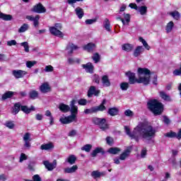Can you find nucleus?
<instances>
[{
  "label": "nucleus",
  "instance_id": "f257e3e1",
  "mask_svg": "<svg viewBox=\"0 0 181 181\" xmlns=\"http://www.w3.org/2000/svg\"><path fill=\"white\" fill-rule=\"evenodd\" d=\"M124 131L132 139H135L136 142L143 138V139H152L156 134V130L153 127L148 124L146 122H139L131 133L129 127L125 126Z\"/></svg>",
  "mask_w": 181,
  "mask_h": 181
},
{
  "label": "nucleus",
  "instance_id": "f03ea898",
  "mask_svg": "<svg viewBox=\"0 0 181 181\" xmlns=\"http://www.w3.org/2000/svg\"><path fill=\"white\" fill-rule=\"evenodd\" d=\"M126 76H127L129 78L130 84H135V83H139V84L143 83L145 86H148L151 80V71L146 68H139L138 79L135 78V73L134 72L128 71L126 73Z\"/></svg>",
  "mask_w": 181,
  "mask_h": 181
},
{
  "label": "nucleus",
  "instance_id": "7ed1b4c3",
  "mask_svg": "<svg viewBox=\"0 0 181 181\" xmlns=\"http://www.w3.org/2000/svg\"><path fill=\"white\" fill-rule=\"evenodd\" d=\"M71 107V115L66 117L62 116L59 119V122L62 124H71V122H77V114H78V107L76 106V100H72L70 103Z\"/></svg>",
  "mask_w": 181,
  "mask_h": 181
},
{
  "label": "nucleus",
  "instance_id": "20e7f679",
  "mask_svg": "<svg viewBox=\"0 0 181 181\" xmlns=\"http://www.w3.org/2000/svg\"><path fill=\"white\" fill-rule=\"evenodd\" d=\"M147 105L148 108L151 112L154 113L155 115H159L163 112V104L157 100L148 101Z\"/></svg>",
  "mask_w": 181,
  "mask_h": 181
},
{
  "label": "nucleus",
  "instance_id": "39448f33",
  "mask_svg": "<svg viewBox=\"0 0 181 181\" xmlns=\"http://www.w3.org/2000/svg\"><path fill=\"white\" fill-rule=\"evenodd\" d=\"M104 104H105V100H103L102 103L99 106H93L89 109H86L84 110V113L86 115L88 114H95V112H98V111H105L107 108L104 106Z\"/></svg>",
  "mask_w": 181,
  "mask_h": 181
},
{
  "label": "nucleus",
  "instance_id": "423d86ee",
  "mask_svg": "<svg viewBox=\"0 0 181 181\" xmlns=\"http://www.w3.org/2000/svg\"><path fill=\"white\" fill-rule=\"evenodd\" d=\"M62 24L61 23H56L54 26L49 27V32L54 36H57V37H63L64 34L60 30H62Z\"/></svg>",
  "mask_w": 181,
  "mask_h": 181
},
{
  "label": "nucleus",
  "instance_id": "0eeeda50",
  "mask_svg": "<svg viewBox=\"0 0 181 181\" xmlns=\"http://www.w3.org/2000/svg\"><path fill=\"white\" fill-rule=\"evenodd\" d=\"M93 122L95 123V125H98L102 131H106V129H108L107 119H105V118L94 117L93 119Z\"/></svg>",
  "mask_w": 181,
  "mask_h": 181
},
{
  "label": "nucleus",
  "instance_id": "6e6552de",
  "mask_svg": "<svg viewBox=\"0 0 181 181\" xmlns=\"http://www.w3.org/2000/svg\"><path fill=\"white\" fill-rule=\"evenodd\" d=\"M28 72L21 69H14L12 71V75L15 78H23Z\"/></svg>",
  "mask_w": 181,
  "mask_h": 181
},
{
  "label": "nucleus",
  "instance_id": "1a4fd4ad",
  "mask_svg": "<svg viewBox=\"0 0 181 181\" xmlns=\"http://www.w3.org/2000/svg\"><path fill=\"white\" fill-rule=\"evenodd\" d=\"M32 134L29 132H26L23 136V141H24L25 148H30V141H32Z\"/></svg>",
  "mask_w": 181,
  "mask_h": 181
},
{
  "label": "nucleus",
  "instance_id": "9d476101",
  "mask_svg": "<svg viewBox=\"0 0 181 181\" xmlns=\"http://www.w3.org/2000/svg\"><path fill=\"white\" fill-rule=\"evenodd\" d=\"M40 91L42 94H47V93L52 91V87H50V84L48 82H45L40 86Z\"/></svg>",
  "mask_w": 181,
  "mask_h": 181
},
{
  "label": "nucleus",
  "instance_id": "9b49d317",
  "mask_svg": "<svg viewBox=\"0 0 181 181\" xmlns=\"http://www.w3.org/2000/svg\"><path fill=\"white\" fill-rule=\"evenodd\" d=\"M43 165L47 170L52 171L53 169H56V166H57V161L54 160L52 163H50L47 160H45L43 161Z\"/></svg>",
  "mask_w": 181,
  "mask_h": 181
},
{
  "label": "nucleus",
  "instance_id": "f8f14e48",
  "mask_svg": "<svg viewBox=\"0 0 181 181\" xmlns=\"http://www.w3.org/2000/svg\"><path fill=\"white\" fill-rule=\"evenodd\" d=\"M124 18L122 17H117V19L121 21L124 25H129V22H131V16L129 13H124L123 14Z\"/></svg>",
  "mask_w": 181,
  "mask_h": 181
},
{
  "label": "nucleus",
  "instance_id": "ddd939ff",
  "mask_svg": "<svg viewBox=\"0 0 181 181\" xmlns=\"http://www.w3.org/2000/svg\"><path fill=\"white\" fill-rule=\"evenodd\" d=\"M131 152H132V146H128L124 152L120 155L119 159L120 160H125L127 158L131 155Z\"/></svg>",
  "mask_w": 181,
  "mask_h": 181
},
{
  "label": "nucleus",
  "instance_id": "4468645a",
  "mask_svg": "<svg viewBox=\"0 0 181 181\" xmlns=\"http://www.w3.org/2000/svg\"><path fill=\"white\" fill-rule=\"evenodd\" d=\"M81 67L85 69L86 73H90V74L94 73V65H93L91 62H88L86 64H82Z\"/></svg>",
  "mask_w": 181,
  "mask_h": 181
},
{
  "label": "nucleus",
  "instance_id": "2eb2a0df",
  "mask_svg": "<svg viewBox=\"0 0 181 181\" xmlns=\"http://www.w3.org/2000/svg\"><path fill=\"white\" fill-rule=\"evenodd\" d=\"M100 90L97 89L95 86H90L88 91V97L91 98L93 95L98 96Z\"/></svg>",
  "mask_w": 181,
  "mask_h": 181
},
{
  "label": "nucleus",
  "instance_id": "dca6fc26",
  "mask_svg": "<svg viewBox=\"0 0 181 181\" xmlns=\"http://www.w3.org/2000/svg\"><path fill=\"white\" fill-rule=\"evenodd\" d=\"M33 11L36 12V13H45V12H46V8L42 4H38L33 7Z\"/></svg>",
  "mask_w": 181,
  "mask_h": 181
},
{
  "label": "nucleus",
  "instance_id": "f3484780",
  "mask_svg": "<svg viewBox=\"0 0 181 181\" xmlns=\"http://www.w3.org/2000/svg\"><path fill=\"white\" fill-rule=\"evenodd\" d=\"M77 49H78V47H77V45L69 42L67 46H66V52L67 53V54H72L73 52H74V50H77Z\"/></svg>",
  "mask_w": 181,
  "mask_h": 181
},
{
  "label": "nucleus",
  "instance_id": "a211bd4d",
  "mask_svg": "<svg viewBox=\"0 0 181 181\" xmlns=\"http://www.w3.org/2000/svg\"><path fill=\"white\" fill-rule=\"evenodd\" d=\"M144 52H145V48L141 45H139L134 49L133 56L134 57H139V56H141Z\"/></svg>",
  "mask_w": 181,
  "mask_h": 181
},
{
  "label": "nucleus",
  "instance_id": "6ab92c4d",
  "mask_svg": "<svg viewBox=\"0 0 181 181\" xmlns=\"http://www.w3.org/2000/svg\"><path fill=\"white\" fill-rule=\"evenodd\" d=\"M101 81L103 87H110L111 86V81L107 75L102 76Z\"/></svg>",
  "mask_w": 181,
  "mask_h": 181
},
{
  "label": "nucleus",
  "instance_id": "aec40b11",
  "mask_svg": "<svg viewBox=\"0 0 181 181\" xmlns=\"http://www.w3.org/2000/svg\"><path fill=\"white\" fill-rule=\"evenodd\" d=\"M122 49L124 50V52H132V50H134V45L129 43L123 44L122 45Z\"/></svg>",
  "mask_w": 181,
  "mask_h": 181
},
{
  "label": "nucleus",
  "instance_id": "412c9836",
  "mask_svg": "<svg viewBox=\"0 0 181 181\" xmlns=\"http://www.w3.org/2000/svg\"><path fill=\"white\" fill-rule=\"evenodd\" d=\"M54 148V146L53 145V143L42 144L40 146V149H42V151H50V149H53Z\"/></svg>",
  "mask_w": 181,
  "mask_h": 181
},
{
  "label": "nucleus",
  "instance_id": "4be33fe9",
  "mask_svg": "<svg viewBox=\"0 0 181 181\" xmlns=\"http://www.w3.org/2000/svg\"><path fill=\"white\" fill-rule=\"evenodd\" d=\"M103 28H105V30L107 32H111V23L108 18H105L103 21Z\"/></svg>",
  "mask_w": 181,
  "mask_h": 181
},
{
  "label": "nucleus",
  "instance_id": "5701e85b",
  "mask_svg": "<svg viewBox=\"0 0 181 181\" xmlns=\"http://www.w3.org/2000/svg\"><path fill=\"white\" fill-rule=\"evenodd\" d=\"M77 169H78V167L77 165H74L71 168H66L64 170V173H74Z\"/></svg>",
  "mask_w": 181,
  "mask_h": 181
},
{
  "label": "nucleus",
  "instance_id": "b1692460",
  "mask_svg": "<svg viewBox=\"0 0 181 181\" xmlns=\"http://www.w3.org/2000/svg\"><path fill=\"white\" fill-rule=\"evenodd\" d=\"M98 153H103L104 154V149L101 147H98L95 149H94L91 153V156L93 158H95L97 156Z\"/></svg>",
  "mask_w": 181,
  "mask_h": 181
},
{
  "label": "nucleus",
  "instance_id": "393cba45",
  "mask_svg": "<svg viewBox=\"0 0 181 181\" xmlns=\"http://www.w3.org/2000/svg\"><path fill=\"white\" fill-rule=\"evenodd\" d=\"M59 108L62 112H69V111H70V106L64 103H60Z\"/></svg>",
  "mask_w": 181,
  "mask_h": 181
},
{
  "label": "nucleus",
  "instance_id": "a878e982",
  "mask_svg": "<svg viewBox=\"0 0 181 181\" xmlns=\"http://www.w3.org/2000/svg\"><path fill=\"white\" fill-rule=\"evenodd\" d=\"M76 160H77V158L74 155H70L65 160L70 165H74L76 163Z\"/></svg>",
  "mask_w": 181,
  "mask_h": 181
},
{
  "label": "nucleus",
  "instance_id": "bb28decb",
  "mask_svg": "<svg viewBox=\"0 0 181 181\" xmlns=\"http://www.w3.org/2000/svg\"><path fill=\"white\" fill-rule=\"evenodd\" d=\"M168 15H170V16H172V18H173V19H175V21H179V19H180V13H178L177 11L169 12Z\"/></svg>",
  "mask_w": 181,
  "mask_h": 181
},
{
  "label": "nucleus",
  "instance_id": "cd10ccee",
  "mask_svg": "<svg viewBox=\"0 0 181 181\" xmlns=\"http://www.w3.org/2000/svg\"><path fill=\"white\" fill-rule=\"evenodd\" d=\"M75 12L76 16H78V19H81L83 16H84V10L80 7H77L75 9Z\"/></svg>",
  "mask_w": 181,
  "mask_h": 181
},
{
  "label": "nucleus",
  "instance_id": "c85d7f7f",
  "mask_svg": "<svg viewBox=\"0 0 181 181\" xmlns=\"http://www.w3.org/2000/svg\"><path fill=\"white\" fill-rule=\"evenodd\" d=\"M159 94H160V97L163 100H164V101H172V100L170 99V96H169V95L166 94V93H165V91H160Z\"/></svg>",
  "mask_w": 181,
  "mask_h": 181
},
{
  "label": "nucleus",
  "instance_id": "c756f323",
  "mask_svg": "<svg viewBox=\"0 0 181 181\" xmlns=\"http://www.w3.org/2000/svg\"><path fill=\"white\" fill-rule=\"evenodd\" d=\"M0 19L3 21H12V16L10 14H5L0 11Z\"/></svg>",
  "mask_w": 181,
  "mask_h": 181
},
{
  "label": "nucleus",
  "instance_id": "7c9ffc66",
  "mask_svg": "<svg viewBox=\"0 0 181 181\" xmlns=\"http://www.w3.org/2000/svg\"><path fill=\"white\" fill-rule=\"evenodd\" d=\"M21 103H16L14 105V107H13V110H12V114H13V115H16V114H18V112H19V111H21Z\"/></svg>",
  "mask_w": 181,
  "mask_h": 181
},
{
  "label": "nucleus",
  "instance_id": "2f4dec72",
  "mask_svg": "<svg viewBox=\"0 0 181 181\" xmlns=\"http://www.w3.org/2000/svg\"><path fill=\"white\" fill-rule=\"evenodd\" d=\"M137 11L141 15H146V13L148 12V7H146V6H141L137 7Z\"/></svg>",
  "mask_w": 181,
  "mask_h": 181
},
{
  "label": "nucleus",
  "instance_id": "473e14b6",
  "mask_svg": "<svg viewBox=\"0 0 181 181\" xmlns=\"http://www.w3.org/2000/svg\"><path fill=\"white\" fill-rule=\"evenodd\" d=\"M21 111L25 114H30L31 111H35V107L31 106V108H28V106H21Z\"/></svg>",
  "mask_w": 181,
  "mask_h": 181
},
{
  "label": "nucleus",
  "instance_id": "72a5a7b5",
  "mask_svg": "<svg viewBox=\"0 0 181 181\" xmlns=\"http://www.w3.org/2000/svg\"><path fill=\"white\" fill-rule=\"evenodd\" d=\"M107 152L112 155H117L118 152H121V149L118 147H111L108 149Z\"/></svg>",
  "mask_w": 181,
  "mask_h": 181
},
{
  "label": "nucleus",
  "instance_id": "f704fd0d",
  "mask_svg": "<svg viewBox=\"0 0 181 181\" xmlns=\"http://www.w3.org/2000/svg\"><path fill=\"white\" fill-rule=\"evenodd\" d=\"M104 173H100L99 171L95 170L91 173V176L93 179H97L98 177H101V176H104Z\"/></svg>",
  "mask_w": 181,
  "mask_h": 181
},
{
  "label": "nucleus",
  "instance_id": "c9c22d12",
  "mask_svg": "<svg viewBox=\"0 0 181 181\" xmlns=\"http://www.w3.org/2000/svg\"><path fill=\"white\" fill-rule=\"evenodd\" d=\"M95 49V44L88 43L84 47V49L87 50V52H93Z\"/></svg>",
  "mask_w": 181,
  "mask_h": 181
},
{
  "label": "nucleus",
  "instance_id": "e433bc0d",
  "mask_svg": "<svg viewBox=\"0 0 181 181\" xmlns=\"http://www.w3.org/2000/svg\"><path fill=\"white\" fill-rule=\"evenodd\" d=\"M175 26V23H173V21H170L165 28V30L167 32V33H170V32H172L173 27Z\"/></svg>",
  "mask_w": 181,
  "mask_h": 181
},
{
  "label": "nucleus",
  "instance_id": "4c0bfd02",
  "mask_svg": "<svg viewBox=\"0 0 181 181\" xmlns=\"http://www.w3.org/2000/svg\"><path fill=\"white\" fill-rule=\"evenodd\" d=\"M139 40L142 43L143 46L145 47V49H146V50H151V47L149 45H148L146 40H144L142 37H139Z\"/></svg>",
  "mask_w": 181,
  "mask_h": 181
},
{
  "label": "nucleus",
  "instance_id": "58836bf2",
  "mask_svg": "<svg viewBox=\"0 0 181 181\" xmlns=\"http://www.w3.org/2000/svg\"><path fill=\"white\" fill-rule=\"evenodd\" d=\"M139 40L142 43L143 46L145 47V49H146V50H151V47L149 45H148L146 40H144L142 37H139Z\"/></svg>",
  "mask_w": 181,
  "mask_h": 181
},
{
  "label": "nucleus",
  "instance_id": "ea45409f",
  "mask_svg": "<svg viewBox=\"0 0 181 181\" xmlns=\"http://www.w3.org/2000/svg\"><path fill=\"white\" fill-rule=\"evenodd\" d=\"M12 95H13V92L8 91L2 95V100H8V98H11Z\"/></svg>",
  "mask_w": 181,
  "mask_h": 181
},
{
  "label": "nucleus",
  "instance_id": "a19ab883",
  "mask_svg": "<svg viewBox=\"0 0 181 181\" xmlns=\"http://www.w3.org/2000/svg\"><path fill=\"white\" fill-rule=\"evenodd\" d=\"M30 98H32V100H36L37 98V95H39V93L36 90H31L29 93Z\"/></svg>",
  "mask_w": 181,
  "mask_h": 181
},
{
  "label": "nucleus",
  "instance_id": "79ce46f5",
  "mask_svg": "<svg viewBox=\"0 0 181 181\" xmlns=\"http://www.w3.org/2000/svg\"><path fill=\"white\" fill-rule=\"evenodd\" d=\"M29 29V25L24 23L19 29H18V33H23L24 32H26Z\"/></svg>",
  "mask_w": 181,
  "mask_h": 181
},
{
  "label": "nucleus",
  "instance_id": "37998d69",
  "mask_svg": "<svg viewBox=\"0 0 181 181\" xmlns=\"http://www.w3.org/2000/svg\"><path fill=\"white\" fill-rule=\"evenodd\" d=\"M108 114L112 117H115V115H117V114H118V109H117L116 107L110 108L108 110Z\"/></svg>",
  "mask_w": 181,
  "mask_h": 181
},
{
  "label": "nucleus",
  "instance_id": "c03bdc74",
  "mask_svg": "<svg viewBox=\"0 0 181 181\" xmlns=\"http://www.w3.org/2000/svg\"><path fill=\"white\" fill-rule=\"evenodd\" d=\"M129 88V83L127 82H122L120 83V88L122 90V91H127L128 88Z\"/></svg>",
  "mask_w": 181,
  "mask_h": 181
},
{
  "label": "nucleus",
  "instance_id": "a18cd8bd",
  "mask_svg": "<svg viewBox=\"0 0 181 181\" xmlns=\"http://www.w3.org/2000/svg\"><path fill=\"white\" fill-rule=\"evenodd\" d=\"M37 62L36 61H27L25 62V66L28 69H32L35 64H37Z\"/></svg>",
  "mask_w": 181,
  "mask_h": 181
},
{
  "label": "nucleus",
  "instance_id": "49530a36",
  "mask_svg": "<svg viewBox=\"0 0 181 181\" xmlns=\"http://www.w3.org/2000/svg\"><path fill=\"white\" fill-rule=\"evenodd\" d=\"M20 45L24 48L25 53H29V43L28 42H21Z\"/></svg>",
  "mask_w": 181,
  "mask_h": 181
},
{
  "label": "nucleus",
  "instance_id": "de8ad7c7",
  "mask_svg": "<svg viewBox=\"0 0 181 181\" xmlns=\"http://www.w3.org/2000/svg\"><path fill=\"white\" fill-rule=\"evenodd\" d=\"M93 148V145L91 144H86L83 147H81V151H85V152H90Z\"/></svg>",
  "mask_w": 181,
  "mask_h": 181
},
{
  "label": "nucleus",
  "instance_id": "09e8293b",
  "mask_svg": "<svg viewBox=\"0 0 181 181\" xmlns=\"http://www.w3.org/2000/svg\"><path fill=\"white\" fill-rule=\"evenodd\" d=\"M54 68H53V66L52 65L45 66V68L44 69L45 73H52V71H54Z\"/></svg>",
  "mask_w": 181,
  "mask_h": 181
},
{
  "label": "nucleus",
  "instance_id": "8fccbe9b",
  "mask_svg": "<svg viewBox=\"0 0 181 181\" xmlns=\"http://www.w3.org/2000/svg\"><path fill=\"white\" fill-rule=\"evenodd\" d=\"M92 59L95 63H98L100 62V54L98 53H95L92 57Z\"/></svg>",
  "mask_w": 181,
  "mask_h": 181
},
{
  "label": "nucleus",
  "instance_id": "3c124183",
  "mask_svg": "<svg viewBox=\"0 0 181 181\" xmlns=\"http://www.w3.org/2000/svg\"><path fill=\"white\" fill-rule=\"evenodd\" d=\"M5 125L9 129H13V128H15V124H13V122H6Z\"/></svg>",
  "mask_w": 181,
  "mask_h": 181
},
{
  "label": "nucleus",
  "instance_id": "603ef678",
  "mask_svg": "<svg viewBox=\"0 0 181 181\" xmlns=\"http://www.w3.org/2000/svg\"><path fill=\"white\" fill-rule=\"evenodd\" d=\"M165 136L168 138H176V132H170L165 134Z\"/></svg>",
  "mask_w": 181,
  "mask_h": 181
},
{
  "label": "nucleus",
  "instance_id": "864d4df0",
  "mask_svg": "<svg viewBox=\"0 0 181 181\" xmlns=\"http://www.w3.org/2000/svg\"><path fill=\"white\" fill-rule=\"evenodd\" d=\"M124 115L126 117H134V112L131 110H127L124 111Z\"/></svg>",
  "mask_w": 181,
  "mask_h": 181
},
{
  "label": "nucleus",
  "instance_id": "5fc2aeb1",
  "mask_svg": "<svg viewBox=\"0 0 181 181\" xmlns=\"http://www.w3.org/2000/svg\"><path fill=\"white\" fill-rule=\"evenodd\" d=\"M6 44H7V46H16V45H18V42H16V40H11L7 41Z\"/></svg>",
  "mask_w": 181,
  "mask_h": 181
},
{
  "label": "nucleus",
  "instance_id": "6e6d98bb",
  "mask_svg": "<svg viewBox=\"0 0 181 181\" xmlns=\"http://www.w3.org/2000/svg\"><path fill=\"white\" fill-rule=\"evenodd\" d=\"M84 0H66L67 4L69 5H72V6L76 4V2H83Z\"/></svg>",
  "mask_w": 181,
  "mask_h": 181
},
{
  "label": "nucleus",
  "instance_id": "4d7b16f0",
  "mask_svg": "<svg viewBox=\"0 0 181 181\" xmlns=\"http://www.w3.org/2000/svg\"><path fill=\"white\" fill-rule=\"evenodd\" d=\"M93 81L96 84H100V76L98 75H94L93 76Z\"/></svg>",
  "mask_w": 181,
  "mask_h": 181
},
{
  "label": "nucleus",
  "instance_id": "13d9d810",
  "mask_svg": "<svg viewBox=\"0 0 181 181\" xmlns=\"http://www.w3.org/2000/svg\"><path fill=\"white\" fill-rule=\"evenodd\" d=\"M26 159H28V156H26L25 153H22L21 155V156H20V160H19V162H20L21 163H22V162H23V160H26Z\"/></svg>",
  "mask_w": 181,
  "mask_h": 181
},
{
  "label": "nucleus",
  "instance_id": "bf43d9fd",
  "mask_svg": "<svg viewBox=\"0 0 181 181\" xmlns=\"http://www.w3.org/2000/svg\"><path fill=\"white\" fill-rule=\"evenodd\" d=\"M78 105H87V100L86 99H79L78 100Z\"/></svg>",
  "mask_w": 181,
  "mask_h": 181
},
{
  "label": "nucleus",
  "instance_id": "052dcab7",
  "mask_svg": "<svg viewBox=\"0 0 181 181\" xmlns=\"http://www.w3.org/2000/svg\"><path fill=\"white\" fill-rule=\"evenodd\" d=\"M39 19H40V16H39V15L35 16V19L33 21L34 26L35 28H36V26H37V25H39Z\"/></svg>",
  "mask_w": 181,
  "mask_h": 181
},
{
  "label": "nucleus",
  "instance_id": "680f3d73",
  "mask_svg": "<svg viewBox=\"0 0 181 181\" xmlns=\"http://www.w3.org/2000/svg\"><path fill=\"white\" fill-rule=\"evenodd\" d=\"M106 142L107 145H112V143L114 142V139L110 136H107L106 138Z\"/></svg>",
  "mask_w": 181,
  "mask_h": 181
},
{
  "label": "nucleus",
  "instance_id": "e2e57ef3",
  "mask_svg": "<svg viewBox=\"0 0 181 181\" xmlns=\"http://www.w3.org/2000/svg\"><path fill=\"white\" fill-rule=\"evenodd\" d=\"M0 62H8V58H6V55L4 54H0Z\"/></svg>",
  "mask_w": 181,
  "mask_h": 181
},
{
  "label": "nucleus",
  "instance_id": "0e129e2a",
  "mask_svg": "<svg viewBox=\"0 0 181 181\" xmlns=\"http://www.w3.org/2000/svg\"><path fill=\"white\" fill-rule=\"evenodd\" d=\"M86 23V25H93V23H95V19H87Z\"/></svg>",
  "mask_w": 181,
  "mask_h": 181
},
{
  "label": "nucleus",
  "instance_id": "69168bd1",
  "mask_svg": "<svg viewBox=\"0 0 181 181\" xmlns=\"http://www.w3.org/2000/svg\"><path fill=\"white\" fill-rule=\"evenodd\" d=\"M33 181H42V178H40V176H39V175H35L33 177Z\"/></svg>",
  "mask_w": 181,
  "mask_h": 181
},
{
  "label": "nucleus",
  "instance_id": "338daca9",
  "mask_svg": "<svg viewBox=\"0 0 181 181\" xmlns=\"http://www.w3.org/2000/svg\"><path fill=\"white\" fill-rule=\"evenodd\" d=\"M141 158H145L146 156V148H143L141 150Z\"/></svg>",
  "mask_w": 181,
  "mask_h": 181
},
{
  "label": "nucleus",
  "instance_id": "774afa93",
  "mask_svg": "<svg viewBox=\"0 0 181 181\" xmlns=\"http://www.w3.org/2000/svg\"><path fill=\"white\" fill-rule=\"evenodd\" d=\"M77 132L76 130H71L69 133V136H75V135H76Z\"/></svg>",
  "mask_w": 181,
  "mask_h": 181
}]
</instances>
